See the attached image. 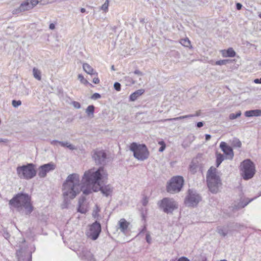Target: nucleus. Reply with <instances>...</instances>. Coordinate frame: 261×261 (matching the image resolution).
<instances>
[{"mask_svg":"<svg viewBox=\"0 0 261 261\" xmlns=\"http://www.w3.org/2000/svg\"><path fill=\"white\" fill-rule=\"evenodd\" d=\"M108 173L103 167L97 169L92 168L85 172L83 180L86 184V188L84 187L83 194L88 195L93 192L99 191L103 195L108 197L111 196L113 191V188L110 185L101 186L100 181L107 178Z\"/></svg>","mask_w":261,"mask_h":261,"instance_id":"nucleus-1","label":"nucleus"},{"mask_svg":"<svg viewBox=\"0 0 261 261\" xmlns=\"http://www.w3.org/2000/svg\"><path fill=\"white\" fill-rule=\"evenodd\" d=\"M80 178L79 174L73 173L69 175L66 181L63 184L62 195L63 202L61 205L62 208H67L70 201L74 199L81 192H83V188H86V184L82 180L81 185Z\"/></svg>","mask_w":261,"mask_h":261,"instance_id":"nucleus-2","label":"nucleus"},{"mask_svg":"<svg viewBox=\"0 0 261 261\" xmlns=\"http://www.w3.org/2000/svg\"><path fill=\"white\" fill-rule=\"evenodd\" d=\"M9 204L17 208L19 211L24 209L26 215H30L34 209L31 203V197L27 194H17L9 201Z\"/></svg>","mask_w":261,"mask_h":261,"instance_id":"nucleus-3","label":"nucleus"},{"mask_svg":"<svg viewBox=\"0 0 261 261\" xmlns=\"http://www.w3.org/2000/svg\"><path fill=\"white\" fill-rule=\"evenodd\" d=\"M206 180L207 186L213 193H217L219 188L221 186V180L216 174V169L212 167L210 168L207 173Z\"/></svg>","mask_w":261,"mask_h":261,"instance_id":"nucleus-4","label":"nucleus"},{"mask_svg":"<svg viewBox=\"0 0 261 261\" xmlns=\"http://www.w3.org/2000/svg\"><path fill=\"white\" fill-rule=\"evenodd\" d=\"M240 170L241 176L245 180L252 178L256 171L255 165L250 159L245 160L241 162Z\"/></svg>","mask_w":261,"mask_h":261,"instance_id":"nucleus-5","label":"nucleus"},{"mask_svg":"<svg viewBox=\"0 0 261 261\" xmlns=\"http://www.w3.org/2000/svg\"><path fill=\"white\" fill-rule=\"evenodd\" d=\"M16 172L19 177L28 180L32 179L37 174L35 165L33 163L17 167Z\"/></svg>","mask_w":261,"mask_h":261,"instance_id":"nucleus-6","label":"nucleus"},{"mask_svg":"<svg viewBox=\"0 0 261 261\" xmlns=\"http://www.w3.org/2000/svg\"><path fill=\"white\" fill-rule=\"evenodd\" d=\"M158 204L160 208L167 214H172L178 208L177 202L172 198H164Z\"/></svg>","mask_w":261,"mask_h":261,"instance_id":"nucleus-7","label":"nucleus"},{"mask_svg":"<svg viewBox=\"0 0 261 261\" xmlns=\"http://www.w3.org/2000/svg\"><path fill=\"white\" fill-rule=\"evenodd\" d=\"M129 149L133 152L134 157L138 160L144 161L148 158L149 152L144 144L134 142L130 144Z\"/></svg>","mask_w":261,"mask_h":261,"instance_id":"nucleus-8","label":"nucleus"},{"mask_svg":"<svg viewBox=\"0 0 261 261\" xmlns=\"http://www.w3.org/2000/svg\"><path fill=\"white\" fill-rule=\"evenodd\" d=\"M184 182V180L182 176L173 177L167 186V191L171 194L179 192L183 186Z\"/></svg>","mask_w":261,"mask_h":261,"instance_id":"nucleus-9","label":"nucleus"},{"mask_svg":"<svg viewBox=\"0 0 261 261\" xmlns=\"http://www.w3.org/2000/svg\"><path fill=\"white\" fill-rule=\"evenodd\" d=\"M101 231V225L99 222L96 221L89 226V229L86 233L88 238L95 241L99 237Z\"/></svg>","mask_w":261,"mask_h":261,"instance_id":"nucleus-10","label":"nucleus"},{"mask_svg":"<svg viewBox=\"0 0 261 261\" xmlns=\"http://www.w3.org/2000/svg\"><path fill=\"white\" fill-rule=\"evenodd\" d=\"M39 1L38 0H26L22 2L19 7L13 10V14H18L21 12L30 10L36 6Z\"/></svg>","mask_w":261,"mask_h":261,"instance_id":"nucleus-11","label":"nucleus"},{"mask_svg":"<svg viewBox=\"0 0 261 261\" xmlns=\"http://www.w3.org/2000/svg\"><path fill=\"white\" fill-rule=\"evenodd\" d=\"M201 200V197L195 191L189 190L188 195L186 197L185 203L188 206L194 207L197 205Z\"/></svg>","mask_w":261,"mask_h":261,"instance_id":"nucleus-12","label":"nucleus"},{"mask_svg":"<svg viewBox=\"0 0 261 261\" xmlns=\"http://www.w3.org/2000/svg\"><path fill=\"white\" fill-rule=\"evenodd\" d=\"M107 154L103 150L96 149L92 152V157L96 165L106 164Z\"/></svg>","mask_w":261,"mask_h":261,"instance_id":"nucleus-13","label":"nucleus"},{"mask_svg":"<svg viewBox=\"0 0 261 261\" xmlns=\"http://www.w3.org/2000/svg\"><path fill=\"white\" fill-rule=\"evenodd\" d=\"M55 168L56 165L52 162L44 164L39 168L38 176L40 178H44L48 172L54 170Z\"/></svg>","mask_w":261,"mask_h":261,"instance_id":"nucleus-14","label":"nucleus"},{"mask_svg":"<svg viewBox=\"0 0 261 261\" xmlns=\"http://www.w3.org/2000/svg\"><path fill=\"white\" fill-rule=\"evenodd\" d=\"M220 147L226 155H228L231 159L233 158V152L232 149L231 147L227 145L225 142H222L220 143Z\"/></svg>","mask_w":261,"mask_h":261,"instance_id":"nucleus-15","label":"nucleus"},{"mask_svg":"<svg viewBox=\"0 0 261 261\" xmlns=\"http://www.w3.org/2000/svg\"><path fill=\"white\" fill-rule=\"evenodd\" d=\"M80 256L83 259L93 261V254L87 248H83L80 253Z\"/></svg>","mask_w":261,"mask_h":261,"instance_id":"nucleus-16","label":"nucleus"},{"mask_svg":"<svg viewBox=\"0 0 261 261\" xmlns=\"http://www.w3.org/2000/svg\"><path fill=\"white\" fill-rule=\"evenodd\" d=\"M129 224V223L125 219L122 218L119 221L118 228L120 229L122 232L125 234L127 230Z\"/></svg>","mask_w":261,"mask_h":261,"instance_id":"nucleus-17","label":"nucleus"},{"mask_svg":"<svg viewBox=\"0 0 261 261\" xmlns=\"http://www.w3.org/2000/svg\"><path fill=\"white\" fill-rule=\"evenodd\" d=\"M85 200L86 198L84 196L81 197L79 200L77 212L82 214H85L87 211V207L84 205Z\"/></svg>","mask_w":261,"mask_h":261,"instance_id":"nucleus-18","label":"nucleus"},{"mask_svg":"<svg viewBox=\"0 0 261 261\" xmlns=\"http://www.w3.org/2000/svg\"><path fill=\"white\" fill-rule=\"evenodd\" d=\"M145 92V90L143 89H139L130 94L129 97V101H134L138 99V98L142 95Z\"/></svg>","mask_w":261,"mask_h":261,"instance_id":"nucleus-19","label":"nucleus"},{"mask_svg":"<svg viewBox=\"0 0 261 261\" xmlns=\"http://www.w3.org/2000/svg\"><path fill=\"white\" fill-rule=\"evenodd\" d=\"M245 115L246 117H250L253 116H261V110H253L247 111L245 112Z\"/></svg>","mask_w":261,"mask_h":261,"instance_id":"nucleus-20","label":"nucleus"},{"mask_svg":"<svg viewBox=\"0 0 261 261\" xmlns=\"http://www.w3.org/2000/svg\"><path fill=\"white\" fill-rule=\"evenodd\" d=\"M83 68L84 70L88 74L91 75L95 74H96V75L97 74L96 72H94L93 68L87 63H84L83 65Z\"/></svg>","mask_w":261,"mask_h":261,"instance_id":"nucleus-21","label":"nucleus"},{"mask_svg":"<svg viewBox=\"0 0 261 261\" xmlns=\"http://www.w3.org/2000/svg\"><path fill=\"white\" fill-rule=\"evenodd\" d=\"M222 55L225 57H234L236 56V52L232 48H229L226 50H222Z\"/></svg>","mask_w":261,"mask_h":261,"instance_id":"nucleus-22","label":"nucleus"},{"mask_svg":"<svg viewBox=\"0 0 261 261\" xmlns=\"http://www.w3.org/2000/svg\"><path fill=\"white\" fill-rule=\"evenodd\" d=\"M194 117V115H193V114H190V115H187L179 116V117H175V118H173L166 119L164 120L163 121H175V120H179L184 119H185V118H192V117Z\"/></svg>","mask_w":261,"mask_h":261,"instance_id":"nucleus-23","label":"nucleus"},{"mask_svg":"<svg viewBox=\"0 0 261 261\" xmlns=\"http://www.w3.org/2000/svg\"><path fill=\"white\" fill-rule=\"evenodd\" d=\"M59 144L62 147H67L69 148L70 150H73L76 149V147L73 145L70 144L68 142H59Z\"/></svg>","mask_w":261,"mask_h":261,"instance_id":"nucleus-24","label":"nucleus"},{"mask_svg":"<svg viewBox=\"0 0 261 261\" xmlns=\"http://www.w3.org/2000/svg\"><path fill=\"white\" fill-rule=\"evenodd\" d=\"M95 107L93 105L89 106L86 110V113L89 117H93Z\"/></svg>","mask_w":261,"mask_h":261,"instance_id":"nucleus-25","label":"nucleus"},{"mask_svg":"<svg viewBox=\"0 0 261 261\" xmlns=\"http://www.w3.org/2000/svg\"><path fill=\"white\" fill-rule=\"evenodd\" d=\"M218 233L222 237H225L228 233V230L226 228L223 227H217Z\"/></svg>","mask_w":261,"mask_h":261,"instance_id":"nucleus-26","label":"nucleus"},{"mask_svg":"<svg viewBox=\"0 0 261 261\" xmlns=\"http://www.w3.org/2000/svg\"><path fill=\"white\" fill-rule=\"evenodd\" d=\"M34 77L38 81L41 80V72L38 69L34 68L33 69Z\"/></svg>","mask_w":261,"mask_h":261,"instance_id":"nucleus-27","label":"nucleus"},{"mask_svg":"<svg viewBox=\"0 0 261 261\" xmlns=\"http://www.w3.org/2000/svg\"><path fill=\"white\" fill-rule=\"evenodd\" d=\"M224 156L222 154L217 153L216 156V166L217 167L219 166L222 161L224 160Z\"/></svg>","mask_w":261,"mask_h":261,"instance_id":"nucleus-28","label":"nucleus"},{"mask_svg":"<svg viewBox=\"0 0 261 261\" xmlns=\"http://www.w3.org/2000/svg\"><path fill=\"white\" fill-rule=\"evenodd\" d=\"M232 145L233 147L240 148L241 147V142L237 138H234L232 141Z\"/></svg>","mask_w":261,"mask_h":261,"instance_id":"nucleus-29","label":"nucleus"},{"mask_svg":"<svg viewBox=\"0 0 261 261\" xmlns=\"http://www.w3.org/2000/svg\"><path fill=\"white\" fill-rule=\"evenodd\" d=\"M180 43L181 45L185 47H189L191 44L190 41L187 38L181 39Z\"/></svg>","mask_w":261,"mask_h":261,"instance_id":"nucleus-30","label":"nucleus"},{"mask_svg":"<svg viewBox=\"0 0 261 261\" xmlns=\"http://www.w3.org/2000/svg\"><path fill=\"white\" fill-rule=\"evenodd\" d=\"M241 114H242L241 112L240 111H239L237 112L236 114L231 113L229 116V118L230 119L233 120V119H236V118H238L239 117H240L241 115Z\"/></svg>","mask_w":261,"mask_h":261,"instance_id":"nucleus-31","label":"nucleus"},{"mask_svg":"<svg viewBox=\"0 0 261 261\" xmlns=\"http://www.w3.org/2000/svg\"><path fill=\"white\" fill-rule=\"evenodd\" d=\"M100 211V208L97 205L95 206L93 210L92 216L94 218H96L98 216V214Z\"/></svg>","mask_w":261,"mask_h":261,"instance_id":"nucleus-32","label":"nucleus"},{"mask_svg":"<svg viewBox=\"0 0 261 261\" xmlns=\"http://www.w3.org/2000/svg\"><path fill=\"white\" fill-rule=\"evenodd\" d=\"M109 4V0H106L105 3L101 6L100 9L105 12H107L108 11Z\"/></svg>","mask_w":261,"mask_h":261,"instance_id":"nucleus-33","label":"nucleus"},{"mask_svg":"<svg viewBox=\"0 0 261 261\" xmlns=\"http://www.w3.org/2000/svg\"><path fill=\"white\" fill-rule=\"evenodd\" d=\"M12 105L13 107L17 108L21 105V101L20 100H13L12 101Z\"/></svg>","mask_w":261,"mask_h":261,"instance_id":"nucleus-34","label":"nucleus"},{"mask_svg":"<svg viewBox=\"0 0 261 261\" xmlns=\"http://www.w3.org/2000/svg\"><path fill=\"white\" fill-rule=\"evenodd\" d=\"M146 241L149 244L151 243V237L149 231H147L146 233Z\"/></svg>","mask_w":261,"mask_h":261,"instance_id":"nucleus-35","label":"nucleus"},{"mask_svg":"<svg viewBox=\"0 0 261 261\" xmlns=\"http://www.w3.org/2000/svg\"><path fill=\"white\" fill-rule=\"evenodd\" d=\"M228 60H221L217 61L216 62V64L217 65H225L227 63Z\"/></svg>","mask_w":261,"mask_h":261,"instance_id":"nucleus-36","label":"nucleus"},{"mask_svg":"<svg viewBox=\"0 0 261 261\" xmlns=\"http://www.w3.org/2000/svg\"><path fill=\"white\" fill-rule=\"evenodd\" d=\"M159 144L161 145V146L159 148V151L160 152H163L166 148V144L164 141L159 142Z\"/></svg>","mask_w":261,"mask_h":261,"instance_id":"nucleus-37","label":"nucleus"},{"mask_svg":"<svg viewBox=\"0 0 261 261\" xmlns=\"http://www.w3.org/2000/svg\"><path fill=\"white\" fill-rule=\"evenodd\" d=\"M114 87L115 89L117 91H119L121 90V85L118 82H116L114 83Z\"/></svg>","mask_w":261,"mask_h":261,"instance_id":"nucleus-38","label":"nucleus"},{"mask_svg":"<svg viewBox=\"0 0 261 261\" xmlns=\"http://www.w3.org/2000/svg\"><path fill=\"white\" fill-rule=\"evenodd\" d=\"M78 79L82 83H87V81L86 80L84 76L82 74H79Z\"/></svg>","mask_w":261,"mask_h":261,"instance_id":"nucleus-39","label":"nucleus"},{"mask_svg":"<svg viewBox=\"0 0 261 261\" xmlns=\"http://www.w3.org/2000/svg\"><path fill=\"white\" fill-rule=\"evenodd\" d=\"M101 97V95L98 93H95L91 96V98L92 99H97L100 98Z\"/></svg>","mask_w":261,"mask_h":261,"instance_id":"nucleus-40","label":"nucleus"},{"mask_svg":"<svg viewBox=\"0 0 261 261\" xmlns=\"http://www.w3.org/2000/svg\"><path fill=\"white\" fill-rule=\"evenodd\" d=\"M18 261H31V255L29 254L28 255L25 260H24V259H22L19 257L18 258Z\"/></svg>","mask_w":261,"mask_h":261,"instance_id":"nucleus-41","label":"nucleus"},{"mask_svg":"<svg viewBox=\"0 0 261 261\" xmlns=\"http://www.w3.org/2000/svg\"><path fill=\"white\" fill-rule=\"evenodd\" d=\"M72 105L76 109H80L81 108V104L77 101L72 102Z\"/></svg>","mask_w":261,"mask_h":261,"instance_id":"nucleus-42","label":"nucleus"},{"mask_svg":"<svg viewBox=\"0 0 261 261\" xmlns=\"http://www.w3.org/2000/svg\"><path fill=\"white\" fill-rule=\"evenodd\" d=\"M134 73L140 76H142L144 75V73L138 69L135 70L134 71Z\"/></svg>","mask_w":261,"mask_h":261,"instance_id":"nucleus-43","label":"nucleus"},{"mask_svg":"<svg viewBox=\"0 0 261 261\" xmlns=\"http://www.w3.org/2000/svg\"><path fill=\"white\" fill-rule=\"evenodd\" d=\"M148 202V200L147 197H144L142 200V204L144 206H146Z\"/></svg>","mask_w":261,"mask_h":261,"instance_id":"nucleus-44","label":"nucleus"},{"mask_svg":"<svg viewBox=\"0 0 261 261\" xmlns=\"http://www.w3.org/2000/svg\"><path fill=\"white\" fill-rule=\"evenodd\" d=\"M145 232H147L146 230V226L144 225L141 230L139 232V234L138 235H141L142 233H144Z\"/></svg>","mask_w":261,"mask_h":261,"instance_id":"nucleus-45","label":"nucleus"},{"mask_svg":"<svg viewBox=\"0 0 261 261\" xmlns=\"http://www.w3.org/2000/svg\"><path fill=\"white\" fill-rule=\"evenodd\" d=\"M125 79L126 80H127L132 84H135L136 83V82L134 80H133L131 77H130L129 76H126V77H125Z\"/></svg>","mask_w":261,"mask_h":261,"instance_id":"nucleus-46","label":"nucleus"},{"mask_svg":"<svg viewBox=\"0 0 261 261\" xmlns=\"http://www.w3.org/2000/svg\"><path fill=\"white\" fill-rule=\"evenodd\" d=\"M242 5L241 3H238L236 4V8L237 10H240L242 9Z\"/></svg>","mask_w":261,"mask_h":261,"instance_id":"nucleus-47","label":"nucleus"},{"mask_svg":"<svg viewBox=\"0 0 261 261\" xmlns=\"http://www.w3.org/2000/svg\"><path fill=\"white\" fill-rule=\"evenodd\" d=\"M177 261H190V260L189 259H188L187 257H180L178 260Z\"/></svg>","mask_w":261,"mask_h":261,"instance_id":"nucleus-48","label":"nucleus"},{"mask_svg":"<svg viewBox=\"0 0 261 261\" xmlns=\"http://www.w3.org/2000/svg\"><path fill=\"white\" fill-rule=\"evenodd\" d=\"M93 83L94 84H98L99 83V80L98 77H94L93 79Z\"/></svg>","mask_w":261,"mask_h":261,"instance_id":"nucleus-49","label":"nucleus"},{"mask_svg":"<svg viewBox=\"0 0 261 261\" xmlns=\"http://www.w3.org/2000/svg\"><path fill=\"white\" fill-rule=\"evenodd\" d=\"M203 124H203V122H197V124H196V126H197L198 127L200 128V127H201L202 126H203Z\"/></svg>","mask_w":261,"mask_h":261,"instance_id":"nucleus-50","label":"nucleus"},{"mask_svg":"<svg viewBox=\"0 0 261 261\" xmlns=\"http://www.w3.org/2000/svg\"><path fill=\"white\" fill-rule=\"evenodd\" d=\"M59 141L58 140H54L51 141L50 143H51V144H52L53 145H57V144H59Z\"/></svg>","mask_w":261,"mask_h":261,"instance_id":"nucleus-51","label":"nucleus"},{"mask_svg":"<svg viewBox=\"0 0 261 261\" xmlns=\"http://www.w3.org/2000/svg\"><path fill=\"white\" fill-rule=\"evenodd\" d=\"M49 29L51 30H54L55 29V24L53 23H50L49 25Z\"/></svg>","mask_w":261,"mask_h":261,"instance_id":"nucleus-52","label":"nucleus"},{"mask_svg":"<svg viewBox=\"0 0 261 261\" xmlns=\"http://www.w3.org/2000/svg\"><path fill=\"white\" fill-rule=\"evenodd\" d=\"M8 142L9 140L7 139L0 138V142L6 143H8Z\"/></svg>","mask_w":261,"mask_h":261,"instance_id":"nucleus-53","label":"nucleus"},{"mask_svg":"<svg viewBox=\"0 0 261 261\" xmlns=\"http://www.w3.org/2000/svg\"><path fill=\"white\" fill-rule=\"evenodd\" d=\"M255 84H261V77L260 79H256L254 80Z\"/></svg>","mask_w":261,"mask_h":261,"instance_id":"nucleus-54","label":"nucleus"},{"mask_svg":"<svg viewBox=\"0 0 261 261\" xmlns=\"http://www.w3.org/2000/svg\"><path fill=\"white\" fill-rule=\"evenodd\" d=\"M211 138V136L209 134L205 135V140L206 141H208Z\"/></svg>","mask_w":261,"mask_h":261,"instance_id":"nucleus-55","label":"nucleus"},{"mask_svg":"<svg viewBox=\"0 0 261 261\" xmlns=\"http://www.w3.org/2000/svg\"><path fill=\"white\" fill-rule=\"evenodd\" d=\"M80 11L82 13H85L86 12V9L84 8H82Z\"/></svg>","mask_w":261,"mask_h":261,"instance_id":"nucleus-56","label":"nucleus"},{"mask_svg":"<svg viewBox=\"0 0 261 261\" xmlns=\"http://www.w3.org/2000/svg\"><path fill=\"white\" fill-rule=\"evenodd\" d=\"M200 112H197L195 114H193V115H194V117L195 116H198L200 115Z\"/></svg>","mask_w":261,"mask_h":261,"instance_id":"nucleus-57","label":"nucleus"},{"mask_svg":"<svg viewBox=\"0 0 261 261\" xmlns=\"http://www.w3.org/2000/svg\"><path fill=\"white\" fill-rule=\"evenodd\" d=\"M251 200H252V199H251V200H250V201H248V202H247L246 203H245L244 205H243V206H242V207H244L245 206L247 205V204H248L249 202H250Z\"/></svg>","mask_w":261,"mask_h":261,"instance_id":"nucleus-58","label":"nucleus"},{"mask_svg":"<svg viewBox=\"0 0 261 261\" xmlns=\"http://www.w3.org/2000/svg\"><path fill=\"white\" fill-rule=\"evenodd\" d=\"M111 69H112V70H114V66L113 65V66H112V67H111Z\"/></svg>","mask_w":261,"mask_h":261,"instance_id":"nucleus-59","label":"nucleus"},{"mask_svg":"<svg viewBox=\"0 0 261 261\" xmlns=\"http://www.w3.org/2000/svg\"><path fill=\"white\" fill-rule=\"evenodd\" d=\"M258 16L259 17V18H261V13H260L259 15H258Z\"/></svg>","mask_w":261,"mask_h":261,"instance_id":"nucleus-60","label":"nucleus"}]
</instances>
